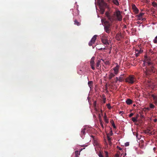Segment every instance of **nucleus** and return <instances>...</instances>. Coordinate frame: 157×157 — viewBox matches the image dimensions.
I'll use <instances>...</instances> for the list:
<instances>
[{
	"instance_id": "f257e3e1",
	"label": "nucleus",
	"mask_w": 157,
	"mask_h": 157,
	"mask_svg": "<svg viewBox=\"0 0 157 157\" xmlns=\"http://www.w3.org/2000/svg\"><path fill=\"white\" fill-rule=\"evenodd\" d=\"M106 14L108 20L111 22L116 20L121 21L122 20V16L121 12L119 10L117 11L113 16L110 15L109 13H106Z\"/></svg>"
},
{
	"instance_id": "f03ea898",
	"label": "nucleus",
	"mask_w": 157,
	"mask_h": 157,
	"mask_svg": "<svg viewBox=\"0 0 157 157\" xmlns=\"http://www.w3.org/2000/svg\"><path fill=\"white\" fill-rule=\"evenodd\" d=\"M98 35H94L91 39V40L89 43V45L90 46H92L93 48H94L95 47H94L93 44H94V43L97 39V37Z\"/></svg>"
},
{
	"instance_id": "7ed1b4c3",
	"label": "nucleus",
	"mask_w": 157,
	"mask_h": 157,
	"mask_svg": "<svg viewBox=\"0 0 157 157\" xmlns=\"http://www.w3.org/2000/svg\"><path fill=\"white\" fill-rule=\"evenodd\" d=\"M136 81V79L133 75H130L128 76V83L133 84Z\"/></svg>"
},
{
	"instance_id": "20e7f679",
	"label": "nucleus",
	"mask_w": 157,
	"mask_h": 157,
	"mask_svg": "<svg viewBox=\"0 0 157 157\" xmlns=\"http://www.w3.org/2000/svg\"><path fill=\"white\" fill-rule=\"evenodd\" d=\"M145 59L144 60V65H147L150 66L151 64V63L150 62V59H149L147 57V56H145Z\"/></svg>"
},
{
	"instance_id": "39448f33",
	"label": "nucleus",
	"mask_w": 157,
	"mask_h": 157,
	"mask_svg": "<svg viewBox=\"0 0 157 157\" xmlns=\"http://www.w3.org/2000/svg\"><path fill=\"white\" fill-rule=\"evenodd\" d=\"M124 79V75H121L119 79L117 77H116L114 78V80H112V82H117L118 80H119L120 82H121Z\"/></svg>"
},
{
	"instance_id": "423d86ee",
	"label": "nucleus",
	"mask_w": 157,
	"mask_h": 157,
	"mask_svg": "<svg viewBox=\"0 0 157 157\" xmlns=\"http://www.w3.org/2000/svg\"><path fill=\"white\" fill-rule=\"evenodd\" d=\"M95 57L94 56L93 57L90 61V66H91L92 69L93 70H94L95 69V68L94 67V59Z\"/></svg>"
},
{
	"instance_id": "0eeeda50",
	"label": "nucleus",
	"mask_w": 157,
	"mask_h": 157,
	"mask_svg": "<svg viewBox=\"0 0 157 157\" xmlns=\"http://www.w3.org/2000/svg\"><path fill=\"white\" fill-rule=\"evenodd\" d=\"M143 52V50H135V55L136 57H138L140 54L142 53Z\"/></svg>"
},
{
	"instance_id": "6e6552de",
	"label": "nucleus",
	"mask_w": 157,
	"mask_h": 157,
	"mask_svg": "<svg viewBox=\"0 0 157 157\" xmlns=\"http://www.w3.org/2000/svg\"><path fill=\"white\" fill-rule=\"evenodd\" d=\"M119 67V65L117 64V66L113 68L114 73L116 75L118 73Z\"/></svg>"
},
{
	"instance_id": "1a4fd4ad",
	"label": "nucleus",
	"mask_w": 157,
	"mask_h": 157,
	"mask_svg": "<svg viewBox=\"0 0 157 157\" xmlns=\"http://www.w3.org/2000/svg\"><path fill=\"white\" fill-rule=\"evenodd\" d=\"M132 8L135 13H138L139 10L134 4L132 5Z\"/></svg>"
},
{
	"instance_id": "9d476101",
	"label": "nucleus",
	"mask_w": 157,
	"mask_h": 157,
	"mask_svg": "<svg viewBox=\"0 0 157 157\" xmlns=\"http://www.w3.org/2000/svg\"><path fill=\"white\" fill-rule=\"evenodd\" d=\"M86 128H84L82 129L81 131V133L80 134V135L82 137L83 136H84L85 135L86 133Z\"/></svg>"
},
{
	"instance_id": "9b49d317",
	"label": "nucleus",
	"mask_w": 157,
	"mask_h": 157,
	"mask_svg": "<svg viewBox=\"0 0 157 157\" xmlns=\"http://www.w3.org/2000/svg\"><path fill=\"white\" fill-rule=\"evenodd\" d=\"M101 60L100 59L98 60L97 61L96 66V68L98 69L101 67Z\"/></svg>"
},
{
	"instance_id": "f8f14e48",
	"label": "nucleus",
	"mask_w": 157,
	"mask_h": 157,
	"mask_svg": "<svg viewBox=\"0 0 157 157\" xmlns=\"http://www.w3.org/2000/svg\"><path fill=\"white\" fill-rule=\"evenodd\" d=\"M82 149H81L80 150V151H75V157H79V155H80V151H82Z\"/></svg>"
},
{
	"instance_id": "ddd939ff",
	"label": "nucleus",
	"mask_w": 157,
	"mask_h": 157,
	"mask_svg": "<svg viewBox=\"0 0 157 157\" xmlns=\"http://www.w3.org/2000/svg\"><path fill=\"white\" fill-rule=\"evenodd\" d=\"M144 13H140L138 15H137L136 16L137 17V19L139 20H141L142 19V17L144 14Z\"/></svg>"
},
{
	"instance_id": "4468645a",
	"label": "nucleus",
	"mask_w": 157,
	"mask_h": 157,
	"mask_svg": "<svg viewBox=\"0 0 157 157\" xmlns=\"http://www.w3.org/2000/svg\"><path fill=\"white\" fill-rule=\"evenodd\" d=\"M104 30L106 33H109L111 31V28H109L107 27L104 26Z\"/></svg>"
},
{
	"instance_id": "2eb2a0df",
	"label": "nucleus",
	"mask_w": 157,
	"mask_h": 157,
	"mask_svg": "<svg viewBox=\"0 0 157 157\" xmlns=\"http://www.w3.org/2000/svg\"><path fill=\"white\" fill-rule=\"evenodd\" d=\"M102 42L105 44L107 45L109 44L108 41L107 40L102 39L101 40Z\"/></svg>"
},
{
	"instance_id": "dca6fc26",
	"label": "nucleus",
	"mask_w": 157,
	"mask_h": 157,
	"mask_svg": "<svg viewBox=\"0 0 157 157\" xmlns=\"http://www.w3.org/2000/svg\"><path fill=\"white\" fill-rule=\"evenodd\" d=\"M106 24L105 25V26H104L105 27H107L108 28H110V26L111 24L110 23H109L107 21H106L105 22Z\"/></svg>"
},
{
	"instance_id": "f3484780",
	"label": "nucleus",
	"mask_w": 157,
	"mask_h": 157,
	"mask_svg": "<svg viewBox=\"0 0 157 157\" xmlns=\"http://www.w3.org/2000/svg\"><path fill=\"white\" fill-rule=\"evenodd\" d=\"M153 98V99L154 101H155V104H157V96L154 95H152Z\"/></svg>"
},
{
	"instance_id": "a211bd4d",
	"label": "nucleus",
	"mask_w": 157,
	"mask_h": 157,
	"mask_svg": "<svg viewBox=\"0 0 157 157\" xmlns=\"http://www.w3.org/2000/svg\"><path fill=\"white\" fill-rule=\"evenodd\" d=\"M114 76L115 75L113 74V73H110L109 75V79L110 80H111V81H112V79L113 77H114Z\"/></svg>"
},
{
	"instance_id": "6ab92c4d",
	"label": "nucleus",
	"mask_w": 157,
	"mask_h": 157,
	"mask_svg": "<svg viewBox=\"0 0 157 157\" xmlns=\"http://www.w3.org/2000/svg\"><path fill=\"white\" fill-rule=\"evenodd\" d=\"M105 63L106 65H109L110 64V62L109 60H106L105 61L104 60L101 59Z\"/></svg>"
},
{
	"instance_id": "aec40b11",
	"label": "nucleus",
	"mask_w": 157,
	"mask_h": 157,
	"mask_svg": "<svg viewBox=\"0 0 157 157\" xmlns=\"http://www.w3.org/2000/svg\"><path fill=\"white\" fill-rule=\"evenodd\" d=\"M74 22L75 24L76 25L78 26H79L80 25V23L79 22H78L77 20H75Z\"/></svg>"
},
{
	"instance_id": "412c9836",
	"label": "nucleus",
	"mask_w": 157,
	"mask_h": 157,
	"mask_svg": "<svg viewBox=\"0 0 157 157\" xmlns=\"http://www.w3.org/2000/svg\"><path fill=\"white\" fill-rule=\"evenodd\" d=\"M106 99V98H105V96L104 95H103L102 101L104 103H105Z\"/></svg>"
},
{
	"instance_id": "4be33fe9",
	"label": "nucleus",
	"mask_w": 157,
	"mask_h": 157,
	"mask_svg": "<svg viewBox=\"0 0 157 157\" xmlns=\"http://www.w3.org/2000/svg\"><path fill=\"white\" fill-rule=\"evenodd\" d=\"M150 130H149V129H147V130H146L145 131V132L146 133H147V134L149 133L150 134H152V132H150Z\"/></svg>"
},
{
	"instance_id": "5701e85b",
	"label": "nucleus",
	"mask_w": 157,
	"mask_h": 157,
	"mask_svg": "<svg viewBox=\"0 0 157 157\" xmlns=\"http://www.w3.org/2000/svg\"><path fill=\"white\" fill-rule=\"evenodd\" d=\"M93 82L92 81H89L88 82V85L90 88L91 87V85H92Z\"/></svg>"
},
{
	"instance_id": "b1692460",
	"label": "nucleus",
	"mask_w": 157,
	"mask_h": 157,
	"mask_svg": "<svg viewBox=\"0 0 157 157\" xmlns=\"http://www.w3.org/2000/svg\"><path fill=\"white\" fill-rule=\"evenodd\" d=\"M133 102V101L130 99H128V105L132 104Z\"/></svg>"
},
{
	"instance_id": "393cba45",
	"label": "nucleus",
	"mask_w": 157,
	"mask_h": 157,
	"mask_svg": "<svg viewBox=\"0 0 157 157\" xmlns=\"http://www.w3.org/2000/svg\"><path fill=\"white\" fill-rule=\"evenodd\" d=\"M137 118L136 117H133L132 118V121L134 122H136L137 121Z\"/></svg>"
},
{
	"instance_id": "a878e982",
	"label": "nucleus",
	"mask_w": 157,
	"mask_h": 157,
	"mask_svg": "<svg viewBox=\"0 0 157 157\" xmlns=\"http://www.w3.org/2000/svg\"><path fill=\"white\" fill-rule=\"evenodd\" d=\"M136 135V138L138 140H140V137L138 136V134L137 133H136V134H134Z\"/></svg>"
},
{
	"instance_id": "bb28decb",
	"label": "nucleus",
	"mask_w": 157,
	"mask_h": 157,
	"mask_svg": "<svg viewBox=\"0 0 157 157\" xmlns=\"http://www.w3.org/2000/svg\"><path fill=\"white\" fill-rule=\"evenodd\" d=\"M107 138L108 140V141L109 142V144H111V142H110V139H111L110 138V137H109V135H107Z\"/></svg>"
},
{
	"instance_id": "cd10ccee",
	"label": "nucleus",
	"mask_w": 157,
	"mask_h": 157,
	"mask_svg": "<svg viewBox=\"0 0 157 157\" xmlns=\"http://www.w3.org/2000/svg\"><path fill=\"white\" fill-rule=\"evenodd\" d=\"M106 105H107V107L108 109H111V107L109 104H107Z\"/></svg>"
},
{
	"instance_id": "c85d7f7f",
	"label": "nucleus",
	"mask_w": 157,
	"mask_h": 157,
	"mask_svg": "<svg viewBox=\"0 0 157 157\" xmlns=\"http://www.w3.org/2000/svg\"><path fill=\"white\" fill-rule=\"evenodd\" d=\"M98 155L99 156V157H103V156L102 154L101 151H100L99 152V153L98 154Z\"/></svg>"
},
{
	"instance_id": "c756f323",
	"label": "nucleus",
	"mask_w": 157,
	"mask_h": 157,
	"mask_svg": "<svg viewBox=\"0 0 157 157\" xmlns=\"http://www.w3.org/2000/svg\"><path fill=\"white\" fill-rule=\"evenodd\" d=\"M126 155V152L124 154L122 153L121 155V157H125V156Z\"/></svg>"
},
{
	"instance_id": "7c9ffc66",
	"label": "nucleus",
	"mask_w": 157,
	"mask_h": 157,
	"mask_svg": "<svg viewBox=\"0 0 157 157\" xmlns=\"http://www.w3.org/2000/svg\"><path fill=\"white\" fill-rule=\"evenodd\" d=\"M149 106L150 108H154L155 107V106L152 104H150Z\"/></svg>"
},
{
	"instance_id": "2f4dec72",
	"label": "nucleus",
	"mask_w": 157,
	"mask_h": 157,
	"mask_svg": "<svg viewBox=\"0 0 157 157\" xmlns=\"http://www.w3.org/2000/svg\"><path fill=\"white\" fill-rule=\"evenodd\" d=\"M145 73L146 75H148V74H149L148 70L147 69H146V71H145Z\"/></svg>"
},
{
	"instance_id": "473e14b6",
	"label": "nucleus",
	"mask_w": 157,
	"mask_h": 157,
	"mask_svg": "<svg viewBox=\"0 0 157 157\" xmlns=\"http://www.w3.org/2000/svg\"><path fill=\"white\" fill-rule=\"evenodd\" d=\"M112 126H113V128L115 129H116V127L113 121V122L112 123Z\"/></svg>"
},
{
	"instance_id": "72a5a7b5",
	"label": "nucleus",
	"mask_w": 157,
	"mask_h": 157,
	"mask_svg": "<svg viewBox=\"0 0 157 157\" xmlns=\"http://www.w3.org/2000/svg\"><path fill=\"white\" fill-rule=\"evenodd\" d=\"M101 13L102 14H103V13L104 12L105 10H104V8H101Z\"/></svg>"
},
{
	"instance_id": "f704fd0d",
	"label": "nucleus",
	"mask_w": 157,
	"mask_h": 157,
	"mask_svg": "<svg viewBox=\"0 0 157 157\" xmlns=\"http://www.w3.org/2000/svg\"><path fill=\"white\" fill-rule=\"evenodd\" d=\"M105 157H109V153L108 152L106 151H105Z\"/></svg>"
},
{
	"instance_id": "c9c22d12",
	"label": "nucleus",
	"mask_w": 157,
	"mask_h": 157,
	"mask_svg": "<svg viewBox=\"0 0 157 157\" xmlns=\"http://www.w3.org/2000/svg\"><path fill=\"white\" fill-rule=\"evenodd\" d=\"M152 4L154 7H156L157 6V4L155 2L152 3Z\"/></svg>"
},
{
	"instance_id": "e433bc0d",
	"label": "nucleus",
	"mask_w": 157,
	"mask_h": 157,
	"mask_svg": "<svg viewBox=\"0 0 157 157\" xmlns=\"http://www.w3.org/2000/svg\"><path fill=\"white\" fill-rule=\"evenodd\" d=\"M101 3H103L104 4V6H106V3H104V2H103V1L102 0H101Z\"/></svg>"
},
{
	"instance_id": "4c0bfd02",
	"label": "nucleus",
	"mask_w": 157,
	"mask_h": 157,
	"mask_svg": "<svg viewBox=\"0 0 157 157\" xmlns=\"http://www.w3.org/2000/svg\"><path fill=\"white\" fill-rule=\"evenodd\" d=\"M117 148L120 151H121L122 150V148L119 147L118 146H117Z\"/></svg>"
},
{
	"instance_id": "58836bf2",
	"label": "nucleus",
	"mask_w": 157,
	"mask_h": 157,
	"mask_svg": "<svg viewBox=\"0 0 157 157\" xmlns=\"http://www.w3.org/2000/svg\"><path fill=\"white\" fill-rule=\"evenodd\" d=\"M120 114H121V115H123L122 114H124V112L123 111H120L119 112Z\"/></svg>"
},
{
	"instance_id": "ea45409f",
	"label": "nucleus",
	"mask_w": 157,
	"mask_h": 157,
	"mask_svg": "<svg viewBox=\"0 0 157 157\" xmlns=\"http://www.w3.org/2000/svg\"><path fill=\"white\" fill-rule=\"evenodd\" d=\"M134 113H131L129 115V117H131L133 116Z\"/></svg>"
},
{
	"instance_id": "a19ab883",
	"label": "nucleus",
	"mask_w": 157,
	"mask_h": 157,
	"mask_svg": "<svg viewBox=\"0 0 157 157\" xmlns=\"http://www.w3.org/2000/svg\"><path fill=\"white\" fill-rule=\"evenodd\" d=\"M107 118V117L105 115V116H104V119L105 120V121H106V122H108V121H107V120H106V118Z\"/></svg>"
},
{
	"instance_id": "79ce46f5",
	"label": "nucleus",
	"mask_w": 157,
	"mask_h": 157,
	"mask_svg": "<svg viewBox=\"0 0 157 157\" xmlns=\"http://www.w3.org/2000/svg\"><path fill=\"white\" fill-rule=\"evenodd\" d=\"M153 42L154 43H157V39H154V40H153Z\"/></svg>"
},
{
	"instance_id": "37998d69",
	"label": "nucleus",
	"mask_w": 157,
	"mask_h": 157,
	"mask_svg": "<svg viewBox=\"0 0 157 157\" xmlns=\"http://www.w3.org/2000/svg\"><path fill=\"white\" fill-rule=\"evenodd\" d=\"M119 157V154L118 153L116 154L115 155V157Z\"/></svg>"
},
{
	"instance_id": "c03bdc74",
	"label": "nucleus",
	"mask_w": 157,
	"mask_h": 157,
	"mask_svg": "<svg viewBox=\"0 0 157 157\" xmlns=\"http://www.w3.org/2000/svg\"><path fill=\"white\" fill-rule=\"evenodd\" d=\"M100 124H101V127L102 128H104L103 125V124H102V123L101 122V123H100Z\"/></svg>"
},
{
	"instance_id": "a18cd8bd",
	"label": "nucleus",
	"mask_w": 157,
	"mask_h": 157,
	"mask_svg": "<svg viewBox=\"0 0 157 157\" xmlns=\"http://www.w3.org/2000/svg\"><path fill=\"white\" fill-rule=\"evenodd\" d=\"M110 136H112L113 134V133L112 131H111L110 132Z\"/></svg>"
},
{
	"instance_id": "49530a36",
	"label": "nucleus",
	"mask_w": 157,
	"mask_h": 157,
	"mask_svg": "<svg viewBox=\"0 0 157 157\" xmlns=\"http://www.w3.org/2000/svg\"><path fill=\"white\" fill-rule=\"evenodd\" d=\"M94 105L95 106H96V101H95L94 103Z\"/></svg>"
},
{
	"instance_id": "de8ad7c7",
	"label": "nucleus",
	"mask_w": 157,
	"mask_h": 157,
	"mask_svg": "<svg viewBox=\"0 0 157 157\" xmlns=\"http://www.w3.org/2000/svg\"><path fill=\"white\" fill-rule=\"evenodd\" d=\"M157 121V119H155L154 120V122H156Z\"/></svg>"
},
{
	"instance_id": "09e8293b",
	"label": "nucleus",
	"mask_w": 157,
	"mask_h": 157,
	"mask_svg": "<svg viewBox=\"0 0 157 157\" xmlns=\"http://www.w3.org/2000/svg\"><path fill=\"white\" fill-rule=\"evenodd\" d=\"M128 99H126V103L128 104Z\"/></svg>"
},
{
	"instance_id": "8fccbe9b",
	"label": "nucleus",
	"mask_w": 157,
	"mask_h": 157,
	"mask_svg": "<svg viewBox=\"0 0 157 157\" xmlns=\"http://www.w3.org/2000/svg\"><path fill=\"white\" fill-rule=\"evenodd\" d=\"M125 145L126 146H128V142H126L125 143Z\"/></svg>"
},
{
	"instance_id": "3c124183",
	"label": "nucleus",
	"mask_w": 157,
	"mask_h": 157,
	"mask_svg": "<svg viewBox=\"0 0 157 157\" xmlns=\"http://www.w3.org/2000/svg\"><path fill=\"white\" fill-rule=\"evenodd\" d=\"M125 82H128V79L127 78L125 79Z\"/></svg>"
},
{
	"instance_id": "603ef678",
	"label": "nucleus",
	"mask_w": 157,
	"mask_h": 157,
	"mask_svg": "<svg viewBox=\"0 0 157 157\" xmlns=\"http://www.w3.org/2000/svg\"><path fill=\"white\" fill-rule=\"evenodd\" d=\"M99 49H103V48H99ZM103 49H105V48H104Z\"/></svg>"
},
{
	"instance_id": "864d4df0",
	"label": "nucleus",
	"mask_w": 157,
	"mask_h": 157,
	"mask_svg": "<svg viewBox=\"0 0 157 157\" xmlns=\"http://www.w3.org/2000/svg\"><path fill=\"white\" fill-rule=\"evenodd\" d=\"M155 39H157V36L155 37Z\"/></svg>"
},
{
	"instance_id": "5fc2aeb1",
	"label": "nucleus",
	"mask_w": 157,
	"mask_h": 157,
	"mask_svg": "<svg viewBox=\"0 0 157 157\" xmlns=\"http://www.w3.org/2000/svg\"><path fill=\"white\" fill-rule=\"evenodd\" d=\"M151 50H151V49L149 50V52H151Z\"/></svg>"
},
{
	"instance_id": "6e6d98bb",
	"label": "nucleus",
	"mask_w": 157,
	"mask_h": 157,
	"mask_svg": "<svg viewBox=\"0 0 157 157\" xmlns=\"http://www.w3.org/2000/svg\"><path fill=\"white\" fill-rule=\"evenodd\" d=\"M101 113H102V110H101Z\"/></svg>"
},
{
	"instance_id": "4d7b16f0",
	"label": "nucleus",
	"mask_w": 157,
	"mask_h": 157,
	"mask_svg": "<svg viewBox=\"0 0 157 157\" xmlns=\"http://www.w3.org/2000/svg\"><path fill=\"white\" fill-rule=\"evenodd\" d=\"M133 106H136V105L135 104L133 105Z\"/></svg>"
},
{
	"instance_id": "13d9d810",
	"label": "nucleus",
	"mask_w": 157,
	"mask_h": 157,
	"mask_svg": "<svg viewBox=\"0 0 157 157\" xmlns=\"http://www.w3.org/2000/svg\"><path fill=\"white\" fill-rule=\"evenodd\" d=\"M149 110V108H147Z\"/></svg>"
},
{
	"instance_id": "bf43d9fd",
	"label": "nucleus",
	"mask_w": 157,
	"mask_h": 157,
	"mask_svg": "<svg viewBox=\"0 0 157 157\" xmlns=\"http://www.w3.org/2000/svg\"><path fill=\"white\" fill-rule=\"evenodd\" d=\"M129 145V144L128 143V146Z\"/></svg>"
}]
</instances>
